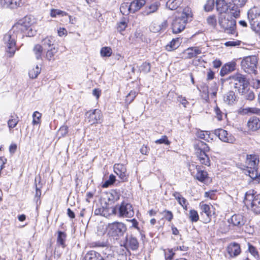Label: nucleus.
Listing matches in <instances>:
<instances>
[{
    "label": "nucleus",
    "mask_w": 260,
    "mask_h": 260,
    "mask_svg": "<svg viewBox=\"0 0 260 260\" xmlns=\"http://www.w3.org/2000/svg\"><path fill=\"white\" fill-rule=\"evenodd\" d=\"M11 30L21 38L25 36L32 37L36 33V31L32 28L31 19L28 16H25L20 19L13 26Z\"/></svg>",
    "instance_id": "nucleus-1"
},
{
    "label": "nucleus",
    "mask_w": 260,
    "mask_h": 260,
    "mask_svg": "<svg viewBox=\"0 0 260 260\" xmlns=\"http://www.w3.org/2000/svg\"><path fill=\"white\" fill-rule=\"evenodd\" d=\"M192 17V14L189 9H184L181 16L176 17L173 20L172 23V31L177 34L183 31L188 22L189 19Z\"/></svg>",
    "instance_id": "nucleus-2"
},
{
    "label": "nucleus",
    "mask_w": 260,
    "mask_h": 260,
    "mask_svg": "<svg viewBox=\"0 0 260 260\" xmlns=\"http://www.w3.org/2000/svg\"><path fill=\"white\" fill-rule=\"evenodd\" d=\"M244 203L248 209L260 214V194L255 195L253 190H249L245 194Z\"/></svg>",
    "instance_id": "nucleus-3"
},
{
    "label": "nucleus",
    "mask_w": 260,
    "mask_h": 260,
    "mask_svg": "<svg viewBox=\"0 0 260 260\" xmlns=\"http://www.w3.org/2000/svg\"><path fill=\"white\" fill-rule=\"evenodd\" d=\"M126 230V225L121 222L116 221L109 223L107 227V234L116 240L122 237Z\"/></svg>",
    "instance_id": "nucleus-4"
},
{
    "label": "nucleus",
    "mask_w": 260,
    "mask_h": 260,
    "mask_svg": "<svg viewBox=\"0 0 260 260\" xmlns=\"http://www.w3.org/2000/svg\"><path fill=\"white\" fill-rule=\"evenodd\" d=\"M195 153L201 164L209 166L210 161L209 157L206 154V152L210 150V148L207 144L203 141H198L194 146Z\"/></svg>",
    "instance_id": "nucleus-5"
},
{
    "label": "nucleus",
    "mask_w": 260,
    "mask_h": 260,
    "mask_svg": "<svg viewBox=\"0 0 260 260\" xmlns=\"http://www.w3.org/2000/svg\"><path fill=\"white\" fill-rule=\"evenodd\" d=\"M112 211L114 215L121 218H131L135 213L132 205L126 202L115 206Z\"/></svg>",
    "instance_id": "nucleus-6"
},
{
    "label": "nucleus",
    "mask_w": 260,
    "mask_h": 260,
    "mask_svg": "<svg viewBox=\"0 0 260 260\" xmlns=\"http://www.w3.org/2000/svg\"><path fill=\"white\" fill-rule=\"evenodd\" d=\"M246 167L248 170L246 173L250 178L254 179L260 176V172L257 170V166L259 163L258 157L255 155H247L246 160Z\"/></svg>",
    "instance_id": "nucleus-7"
},
{
    "label": "nucleus",
    "mask_w": 260,
    "mask_h": 260,
    "mask_svg": "<svg viewBox=\"0 0 260 260\" xmlns=\"http://www.w3.org/2000/svg\"><path fill=\"white\" fill-rule=\"evenodd\" d=\"M218 23L226 32L231 34L235 33L236 21L228 14L220 15L218 18Z\"/></svg>",
    "instance_id": "nucleus-8"
},
{
    "label": "nucleus",
    "mask_w": 260,
    "mask_h": 260,
    "mask_svg": "<svg viewBox=\"0 0 260 260\" xmlns=\"http://www.w3.org/2000/svg\"><path fill=\"white\" fill-rule=\"evenodd\" d=\"M247 18L252 29L260 35V12L256 7H253L248 10Z\"/></svg>",
    "instance_id": "nucleus-9"
},
{
    "label": "nucleus",
    "mask_w": 260,
    "mask_h": 260,
    "mask_svg": "<svg viewBox=\"0 0 260 260\" xmlns=\"http://www.w3.org/2000/svg\"><path fill=\"white\" fill-rule=\"evenodd\" d=\"M18 37L15 34L10 30L4 37V42L6 46V52L9 57L13 56L16 50V39Z\"/></svg>",
    "instance_id": "nucleus-10"
},
{
    "label": "nucleus",
    "mask_w": 260,
    "mask_h": 260,
    "mask_svg": "<svg viewBox=\"0 0 260 260\" xmlns=\"http://www.w3.org/2000/svg\"><path fill=\"white\" fill-rule=\"evenodd\" d=\"M229 79L234 83V87L238 92H243L245 88L249 85L245 76L239 73L230 76Z\"/></svg>",
    "instance_id": "nucleus-11"
},
{
    "label": "nucleus",
    "mask_w": 260,
    "mask_h": 260,
    "mask_svg": "<svg viewBox=\"0 0 260 260\" xmlns=\"http://www.w3.org/2000/svg\"><path fill=\"white\" fill-rule=\"evenodd\" d=\"M257 63V58L255 56H248L244 58L241 62L242 69L248 74L255 73Z\"/></svg>",
    "instance_id": "nucleus-12"
},
{
    "label": "nucleus",
    "mask_w": 260,
    "mask_h": 260,
    "mask_svg": "<svg viewBox=\"0 0 260 260\" xmlns=\"http://www.w3.org/2000/svg\"><path fill=\"white\" fill-rule=\"evenodd\" d=\"M189 170L192 176L200 182H204L208 177V173L203 169V167L192 164L189 165Z\"/></svg>",
    "instance_id": "nucleus-13"
},
{
    "label": "nucleus",
    "mask_w": 260,
    "mask_h": 260,
    "mask_svg": "<svg viewBox=\"0 0 260 260\" xmlns=\"http://www.w3.org/2000/svg\"><path fill=\"white\" fill-rule=\"evenodd\" d=\"M247 0H231L230 3L232 8L230 9V13L234 17L239 16L240 13V8L243 7Z\"/></svg>",
    "instance_id": "nucleus-14"
},
{
    "label": "nucleus",
    "mask_w": 260,
    "mask_h": 260,
    "mask_svg": "<svg viewBox=\"0 0 260 260\" xmlns=\"http://www.w3.org/2000/svg\"><path fill=\"white\" fill-rule=\"evenodd\" d=\"M214 134L217 136L221 141L224 142L233 143L235 141V139L233 136L229 134L226 131L223 129L215 130Z\"/></svg>",
    "instance_id": "nucleus-15"
},
{
    "label": "nucleus",
    "mask_w": 260,
    "mask_h": 260,
    "mask_svg": "<svg viewBox=\"0 0 260 260\" xmlns=\"http://www.w3.org/2000/svg\"><path fill=\"white\" fill-rule=\"evenodd\" d=\"M247 131L249 134L260 129V119L256 116L251 117L247 122Z\"/></svg>",
    "instance_id": "nucleus-16"
},
{
    "label": "nucleus",
    "mask_w": 260,
    "mask_h": 260,
    "mask_svg": "<svg viewBox=\"0 0 260 260\" xmlns=\"http://www.w3.org/2000/svg\"><path fill=\"white\" fill-rule=\"evenodd\" d=\"M86 116H88L89 122L91 124L101 123L102 115L101 111L98 109L93 111H90L86 113Z\"/></svg>",
    "instance_id": "nucleus-17"
},
{
    "label": "nucleus",
    "mask_w": 260,
    "mask_h": 260,
    "mask_svg": "<svg viewBox=\"0 0 260 260\" xmlns=\"http://www.w3.org/2000/svg\"><path fill=\"white\" fill-rule=\"evenodd\" d=\"M114 172L119 176L121 180L125 181L127 179L128 175L126 167L121 164H115L114 166Z\"/></svg>",
    "instance_id": "nucleus-18"
},
{
    "label": "nucleus",
    "mask_w": 260,
    "mask_h": 260,
    "mask_svg": "<svg viewBox=\"0 0 260 260\" xmlns=\"http://www.w3.org/2000/svg\"><path fill=\"white\" fill-rule=\"evenodd\" d=\"M139 244L137 239L133 236H127L125 239V242L124 243V246L126 248H130L132 250H136L138 249Z\"/></svg>",
    "instance_id": "nucleus-19"
},
{
    "label": "nucleus",
    "mask_w": 260,
    "mask_h": 260,
    "mask_svg": "<svg viewBox=\"0 0 260 260\" xmlns=\"http://www.w3.org/2000/svg\"><path fill=\"white\" fill-rule=\"evenodd\" d=\"M183 53L185 55V58L190 59L202 53V48L200 47H192L186 49Z\"/></svg>",
    "instance_id": "nucleus-20"
},
{
    "label": "nucleus",
    "mask_w": 260,
    "mask_h": 260,
    "mask_svg": "<svg viewBox=\"0 0 260 260\" xmlns=\"http://www.w3.org/2000/svg\"><path fill=\"white\" fill-rule=\"evenodd\" d=\"M245 219L241 214H234L233 215L229 222L232 223L234 226L239 228L242 226L245 223Z\"/></svg>",
    "instance_id": "nucleus-21"
},
{
    "label": "nucleus",
    "mask_w": 260,
    "mask_h": 260,
    "mask_svg": "<svg viewBox=\"0 0 260 260\" xmlns=\"http://www.w3.org/2000/svg\"><path fill=\"white\" fill-rule=\"evenodd\" d=\"M216 10L221 14H228L227 12L232 8V6H228L224 0H216Z\"/></svg>",
    "instance_id": "nucleus-22"
},
{
    "label": "nucleus",
    "mask_w": 260,
    "mask_h": 260,
    "mask_svg": "<svg viewBox=\"0 0 260 260\" xmlns=\"http://www.w3.org/2000/svg\"><path fill=\"white\" fill-rule=\"evenodd\" d=\"M227 251L231 257H235L241 253L239 244L235 242L232 243L227 247Z\"/></svg>",
    "instance_id": "nucleus-23"
},
{
    "label": "nucleus",
    "mask_w": 260,
    "mask_h": 260,
    "mask_svg": "<svg viewBox=\"0 0 260 260\" xmlns=\"http://www.w3.org/2000/svg\"><path fill=\"white\" fill-rule=\"evenodd\" d=\"M236 63L235 62H231L223 66L220 71V75L223 77L228 74L234 71L236 69Z\"/></svg>",
    "instance_id": "nucleus-24"
},
{
    "label": "nucleus",
    "mask_w": 260,
    "mask_h": 260,
    "mask_svg": "<svg viewBox=\"0 0 260 260\" xmlns=\"http://www.w3.org/2000/svg\"><path fill=\"white\" fill-rule=\"evenodd\" d=\"M236 95L233 91H229L223 96L224 102L228 105L233 104L236 101Z\"/></svg>",
    "instance_id": "nucleus-25"
},
{
    "label": "nucleus",
    "mask_w": 260,
    "mask_h": 260,
    "mask_svg": "<svg viewBox=\"0 0 260 260\" xmlns=\"http://www.w3.org/2000/svg\"><path fill=\"white\" fill-rule=\"evenodd\" d=\"M83 260H104L103 257L94 251L88 252L84 256Z\"/></svg>",
    "instance_id": "nucleus-26"
},
{
    "label": "nucleus",
    "mask_w": 260,
    "mask_h": 260,
    "mask_svg": "<svg viewBox=\"0 0 260 260\" xmlns=\"http://www.w3.org/2000/svg\"><path fill=\"white\" fill-rule=\"evenodd\" d=\"M145 4V0H134L131 3V12L135 13L140 10Z\"/></svg>",
    "instance_id": "nucleus-27"
},
{
    "label": "nucleus",
    "mask_w": 260,
    "mask_h": 260,
    "mask_svg": "<svg viewBox=\"0 0 260 260\" xmlns=\"http://www.w3.org/2000/svg\"><path fill=\"white\" fill-rule=\"evenodd\" d=\"M247 100L252 101L255 98L253 91L250 89L249 85L246 86L243 92H239Z\"/></svg>",
    "instance_id": "nucleus-28"
},
{
    "label": "nucleus",
    "mask_w": 260,
    "mask_h": 260,
    "mask_svg": "<svg viewBox=\"0 0 260 260\" xmlns=\"http://www.w3.org/2000/svg\"><path fill=\"white\" fill-rule=\"evenodd\" d=\"M19 122V117L15 115H11L9 119L8 120L7 123L10 131L13 128L15 127Z\"/></svg>",
    "instance_id": "nucleus-29"
},
{
    "label": "nucleus",
    "mask_w": 260,
    "mask_h": 260,
    "mask_svg": "<svg viewBox=\"0 0 260 260\" xmlns=\"http://www.w3.org/2000/svg\"><path fill=\"white\" fill-rule=\"evenodd\" d=\"M181 0H169L166 4L167 7L171 10L177 9L180 5Z\"/></svg>",
    "instance_id": "nucleus-30"
},
{
    "label": "nucleus",
    "mask_w": 260,
    "mask_h": 260,
    "mask_svg": "<svg viewBox=\"0 0 260 260\" xmlns=\"http://www.w3.org/2000/svg\"><path fill=\"white\" fill-rule=\"evenodd\" d=\"M57 51V48H56L55 47H52L46 52L45 58L49 61L54 60V55Z\"/></svg>",
    "instance_id": "nucleus-31"
},
{
    "label": "nucleus",
    "mask_w": 260,
    "mask_h": 260,
    "mask_svg": "<svg viewBox=\"0 0 260 260\" xmlns=\"http://www.w3.org/2000/svg\"><path fill=\"white\" fill-rule=\"evenodd\" d=\"M33 52L35 55L37 59L42 58V54L43 52V47L40 44H36L33 48Z\"/></svg>",
    "instance_id": "nucleus-32"
},
{
    "label": "nucleus",
    "mask_w": 260,
    "mask_h": 260,
    "mask_svg": "<svg viewBox=\"0 0 260 260\" xmlns=\"http://www.w3.org/2000/svg\"><path fill=\"white\" fill-rule=\"evenodd\" d=\"M41 72V68L37 65L35 67H33L29 70L28 75L30 78L35 79Z\"/></svg>",
    "instance_id": "nucleus-33"
},
{
    "label": "nucleus",
    "mask_w": 260,
    "mask_h": 260,
    "mask_svg": "<svg viewBox=\"0 0 260 260\" xmlns=\"http://www.w3.org/2000/svg\"><path fill=\"white\" fill-rule=\"evenodd\" d=\"M66 234L62 232L59 231L58 232V236L57 239V243L61 246L63 248L65 247V240L66 239Z\"/></svg>",
    "instance_id": "nucleus-34"
},
{
    "label": "nucleus",
    "mask_w": 260,
    "mask_h": 260,
    "mask_svg": "<svg viewBox=\"0 0 260 260\" xmlns=\"http://www.w3.org/2000/svg\"><path fill=\"white\" fill-rule=\"evenodd\" d=\"M120 12L124 15H127L129 13H132L131 12V5L128 3H124L122 4L120 7Z\"/></svg>",
    "instance_id": "nucleus-35"
},
{
    "label": "nucleus",
    "mask_w": 260,
    "mask_h": 260,
    "mask_svg": "<svg viewBox=\"0 0 260 260\" xmlns=\"http://www.w3.org/2000/svg\"><path fill=\"white\" fill-rule=\"evenodd\" d=\"M197 136L198 138L204 139L208 142L209 140H212L213 138H211L210 134L208 131H199L197 133Z\"/></svg>",
    "instance_id": "nucleus-36"
},
{
    "label": "nucleus",
    "mask_w": 260,
    "mask_h": 260,
    "mask_svg": "<svg viewBox=\"0 0 260 260\" xmlns=\"http://www.w3.org/2000/svg\"><path fill=\"white\" fill-rule=\"evenodd\" d=\"M201 208L203 212L205 213L208 217L207 222L210 221V217L211 216V212L210 211V207L207 204H200Z\"/></svg>",
    "instance_id": "nucleus-37"
},
{
    "label": "nucleus",
    "mask_w": 260,
    "mask_h": 260,
    "mask_svg": "<svg viewBox=\"0 0 260 260\" xmlns=\"http://www.w3.org/2000/svg\"><path fill=\"white\" fill-rule=\"evenodd\" d=\"M50 16L51 17L54 18L57 16H64L68 15V14L63 11L59 9H52L50 10Z\"/></svg>",
    "instance_id": "nucleus-38"
},
{
    "label": "nucleus",
    "mask_w": 260,
    "mask_h": 260,
    "mask_svg": "<svg viewBox=\"0 0 260 260\" xmlns=\"http://www.w3.org/2000/svg\"><path fill=\"white\" fill-rule=\"evenodd\" d=\"M188 217L192 222H196L199 219L198 213L194 209H191L189 211Z\"/></svg>",
    "instance_id": "nucleus-39"
},
{
    "label": "nucleus",
    "mask_w": 260,
    "mask_h": 260,
    "mask_svg": "<svg viewBox=\"0 0 260 260\" xmlns=\"http://www.w3.org/2000/svg\"><path fill=\"white\" fill-rule=\"evenodd\" d=\"M180 43L179 38L174 39L170 42V45L167 46V49L168 51L174 50L179 47Z\"/></svg>",
    "instance_id": "nucleus-40"
},
{
    "label": "nucleus",
    "mask_w": 260,
    "mask_h": 260,
    "mask_svg": "<svg viewBox=\"0 0 260 260\" xmlns=\"http://www.w3.org/2000/svg\"><path fill=\"white\" fill-rule=\"evenodd\" d=\"M54 39L52 37H47L42 40V45L45 47H50L54 44Z\"/></svg>",
    "instance_id": "nucleus-41"
},
{
    "label": "nucleus",
    "mask_w": 260,
    "mask_h": 260,
    "mask_svg": "<svg viewBox=\"0 0 260 260\" xmlns=\"http://www.w3.org/2000/svg\"><path fill=\"white\" fill-rule=\"evenodd\" d=\"M240 113L243 114H246L249 113L258 114L260 113V109L256 108H246L242 109Z\"/></svg>",
    "instance_id": "nucleus-42"
},
{
    "label": "nucleus",
    "mask_w": 260,
    "mask_h": 260,
    "mask_svg": "<svg viewBox=\"0 0 260 260\" xmlns=\"http://www.w3.org/2000/svg\"><path fill=\"white\" fill-rule=\"evenodd\" d=\"M41 116H42L41 113H40V112H39L38 111H35L32 114V117H33V120H32V124L35 125L39 124L41 122L40 119H41Z\"/></svg>",
    "instance_id": "nucleus-43"
},
{
    "label": "nucleus",
    "mask_w": 260,
    "mask_h": 260,
    "mask_svg": "<svg viewBox=\"0 0 260 260\" xmlns=\"http://www.w3.org/2000/svg\"><path fill=\"white\" fill-rule=\"evenodd\" d=\"M100 52L102 56L109 57L111 55L112 51L111 48L105 47L101 49Z\"/></svg>",
    "instance_id": "nucleus-44"
},
{
    "label": "nucleus",
    "mask_w": 260,
    "mask_h": 260,
    "mask_svg": "<svg viewBox=\"0 0 260 260\" xmlns=\"http://www.w3.org/2000/svg\"><path fill=\"white\" fill-rule=\"evenodd\" d=\"M137 92L135 91L132 90L129 92V93L126 95L125 98V101L127 104L131 103L135 98L137 96Z\"/></svg>",
    "instance_id": "nucleus-45"
},
{
    "label": "nucleus",
    "mask_w": 260,
    "mask_h": 260,
    "mask_svg": "<svg viewBox=\"0 0 260 260\" xmlns=\"http://www.w3.org/2000/svg\"><path fill=\"white\" fill-rule=\"evenodd\" d=\"M214 0H208L204 6V10L207 12L212 11L214 7Z\"/></svg>",
    "instance_id": "nucleus-46"
},
{
    "label": "nucleus",
    "mask_w": 260,
    "mask_h": 260,
    "mask_svg": "<svg viewBox=\"0 0 260 260\" xmlns=\"http://www.w3.org/2000/svg\"><path fill=\"white\" fill-rule=\"evenodd\" d=\"M155 143L157 144H165L167 145H169L170 144V142L169 141L167 136L164 135L160 139L155 140Z\"/></svg>",
    "instance_id": "nucleus-47"
},
{
    "label": "nucleus",
    "mask_w": 260,
    "mask_h": 260,
    "mask_svg": "<svg viewBox=\"0 0 260 260\" xmlns=\"http://www.w3.org/2000/svg\"><path fill=\"white\" fill-rule=\"evenodd\" d=\"M151 69L149 63L144 62L140 67L139 70L144 73H147L150 72Z\"/></svg>",
    "instance_id": "nucleus-48"
},
{
    "label": "nucleus",
    "mask_w": 260,
    "mask_h": 260,
    "mask_svg": "<svg viewBox=\"0 0 260 260\" xmlns=\"http://www.w3.org/2000/svg\"><path fill=\"white\" fill-rule=\"evenodd\" d=\"M94 213L96 215L105 216L106 215V209L103 207H101L95 209Z\"/></svg>",
    "instance_id": "nucleus-49"
},
{
    "label": "nucleus",
    "mask_w": 260,
    "mask_h": 260,
    "mask_svg": "<svg viewBox=\"0 0 260 260\" xmlns=\"http://www.w3.org/2000/svg\"><path fill=\"white\" fill-rule=\"evenodd\" d=\"M164 217L169 221H171L173 218V214L171 211L165 210L161 213Z\"/></svg>",
    "instance_id": "nucleus-50"
},
{
    "label": "nucleus",
    "mask_w": 260,
    "mask_h": 260,
    "mask_svg": "<svg viewBox=\"0 0 260 260\" xmlns=\"http://www.w3.org/2000/svg\"><path fill=\"white\" fill-rule=\"evenodd\" d=\"M160 25L158 23H154L150 26V30L153 32H157L161 31Z\"/></svg>",
    "instance_id": "nucleus-51"
},
{
    "label": "nucleus",
    "mask_w": 260,
    "mask_h": 260,
    "mask_svg": "<svg viewBox=\"0 0 260 260\" xmlns=\"http://www.w3.org/2000/svg\"><path fill=\"white\" fill-rule=\"evenodd\" d=\"M248 250L249 252L254 257H257L258 256V252L256 248L252 245L248 244Z\"/></svg>",
    "instance_id": "nucleus-52"
},
{
    "label": "nucleus",
    "mask_w": 260,
    "mask_h": 260,
    "mask_svg": "<svg viewBox=\"0 0 260 260\" xmlns=\"http://www.w3.org/2000/svg\"><path fill=\"white\" fill-rule=\"evenodd\" d=\"M115 181V177L113 175H111L109 176V180L105 181L104 184H103V187H107L109 185L112 184L114 181Z\"/></svg>",
    "instance_id": "nucleus-53"
},
{
    "label": "nucleus",
    "mask_w": 260,
    "mask_h": 260,
    "mask_svg": "<svg viewBox=\"0 0 260 260\" xmlns=\"http://www.w3.org/2000/svg\"><path fill=\"white\" fill-rule=\"evenodd\" d=\"M127 27V23L125 21H121L117 24V30L119 32H121L125 30Z\"/></svg>",
    "instance_id": "nucleus-54"
},
{
    "label": "nucleus",
    "mask_w": 260,
    "mask_h": 260,
    "mask_svg": "<svg viewBox=\"0 0 260 260\" xmlns=\"http://www.w3.org/2000/svg\"><path fill=\"white\" fill-rule=\"evenodd\" d=\"M68 132V127L66 125L62 126L58 131V134L61 137L65 136Z\"/></svg>",
    "instance_id": "nucleus-55"
},
{
    "label": "nucleus",
    "mask_w": 260,
    "mask_h": 260,
    "mask_svg": "<svg viewBox=\"0 0 260 260\" xmlns=\"http://www.w3.org/2000/svg\"><path fill=\"white\" fill-rule=\"evenodd\" d=\"M207 21L208 23L212 26H215L216 24V19L215 16L214 15L208 17Z\"/></svg>",
    "instance_id": "nucleus-56"
},
{
    "label": "nucleus",
    "mask_w": 260,
    "mask_h": 260,
    "mask_svg": "<svg viewBox=\"0 0 260 260\" xmlns=\"http://www.w3.org/2000/svg\"><path fill=\"white\" fill-rule=\"evenodd\" d=\"M21 0H13L10 4V8L14 9L19 7L21 3Z\"/></svg>",
    "instance_id": "nucleus-57"
},
{
    "label": "nucleus",
    "mask_w": 260,
    "mask_h": 260,
    "mask_svg": "<svg viewBox=\"0 0 260 260\" xmlns=\"http://www.w3.org/2000/svg\"><path fill=\"white\" fill-rule=\"evenodd\" d=\"M41 196V191L38 187L37 185H36V193H35V200L37 203L39 201V198H40Z\"/></svg>",
    "instance_id": "nucleus-58"
},
{
    "label": "nucleus",
    "mask_w": 260,
    "mask_h": 260,
    "mask_svg": "<svg viewBox=\"0 0 260 260\" xmlns=\"http://www.w3.org/2000/svg\"><path fill=\"white\" fill-rule=\"evenodd\" d=\"M13 0H1L0 3L3 7L10 8V4Z\"/></svg>",
    "instance_id": "nucleus-59"
},
{
    "label": "nucleus",
    "mask_w": 260,
    "mask_h": 260,
    "mask_svg": "<svg viewBox=\"0 0 260 260\" xmlns=\"http://www.w3.org/2000/svg\"><path fill=\"white\" fill-rule=\"evenodd\" d=\"M177 100L182 105H183L184 107H186L187 104H188V102L186 101L185 98V97H183L182 95L178 96Z\"/></svg>",
    "instance_id": "nucleus-60"
},
{
    "label": "nucleus",
    "mask_w": 260,
    "mask_h": 260,
    "mask_svg": "<svg viewBox=\"0 0 260 260\" xmlns=\"http://www.w3.org/2000/svg\"><path fill=\"white\" fill-rule=\"evenodd\" d=\"M174 255V253L173 252V250L169 249L168 252H165V258L172 260Z\"/></svg>",
    "instance_id": "nucleus-61"
},
{
    "label": "nucleus",
    "mask_w": 260,
    "mask_h": 260,
    "mask_svg": "<svg viewBox=\"0 0 260 260\" xmlns=\"http://www.w3.org/2000/svg\"><path fill=\"white\" fill-rule=\"evenodd\" d=\"M173 197L175 198V199L178 201V202L179 203L180 202L181 200L182 199V196L180 194V193L178 192H174L173 194Z\"/></svg>",
    "instance_id": "nucleus-62"
},
{
    "label": "nucleus",
    "mask_w": 260,
    "mask_h": 260,
    "mask_svg": "<svg viewBox=\"0 0 260 260\" xmlns=\"http://www.w3.org/2000/svg\"><path fill=\"white\" fill-rule=\"evenodd\" d=\"M214 78V73L210 69L207 73V80H211Z\"/></svg>",
    "instance_id": "nucleus-63"
},
{
    "label": "nucleus",
    "mask_w": 260,
    "mask_h": 260,
    "mask_svg": "<svg viewBox=\"0 0 260 260\" xmlns=\"http://www.w3.org/2000/svg\"><path fill=\"white\" fill-rule=\"evenodd\" d=\"M148 151L149 148L145 145L142 146L140 149V152L142 154L147 155Z\"/></svg>",
    "instance_id": "nucleus-64"
}]
</instances>
